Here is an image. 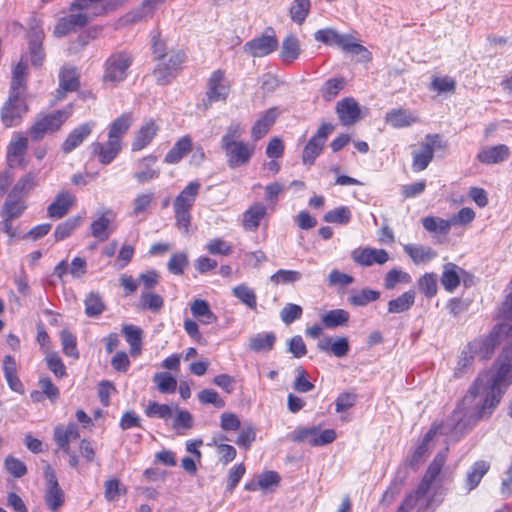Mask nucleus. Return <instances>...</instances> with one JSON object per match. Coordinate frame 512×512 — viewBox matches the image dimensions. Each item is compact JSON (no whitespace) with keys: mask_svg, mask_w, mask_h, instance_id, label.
Instances as JSON below:
<instances>
[{"mask_svg":"<svg viewBox=\"0 0 512 512\" xmlns=\"http://www.w3.org/2000/svg\"><path fill=\"white\" fill-rule=\"evenodd\" d=\"M44 33L42 30L33 29L30 34L29 49L32 65L40 67L44 61L45 54L42 49Z\"/></svg>","mask_w":512,"mask_h":512,"instance_id":"32","label":"nucleus"},{"mask_svg":"<svg viewBox=\"0 0 512 512\" xmlns=\"http://www.w3.org/2000/svg\"><path fill=\"white\" fill-rule=\"evenodd\" d=\"M191 313L196 318H201L204 324H211L216 322L217 317L211 311L208 302L202 299H196L190 306Z\"/></svg>","mask_w":512,"mask_h":512,"instance_id":"41","label":"nucleus"},{"mask_svg":"<svg viewBox=\"0 0 512 512\" xmlns=\"http://www.w3.org/2000/svg\"><path fill=\"white\" fill-rule=\"evenodd\" d=\"M470 351L471 350L466 346L461 352L457 365L454 369L455 378H461L471 370L475 357L471 354Z\"/></svg>","mask_w":512,"mask_h":512,"instance_id":"56","label":"nucleus"},{"mask_svg":"<svg viewBox=\"0 0 512 512\" xmlns=\"http://www.w3.org/2000/svg\"><path fill=\"white\" fill-rule=\"evenodd\" d=\"M314 39L317 42L324 43L329 46H337L344 52L360 54L366 52V48L356 43L355 38L350 34H340L333 28H325L317 30L314 33Z\"/></svg>","mask_w":512,"mask_h":512,"instance_id":"9","label":"nucleus"},{"mask_svg":"<svg viewBox=\"0 0 512 512\" xmlns=\"http://www.w3.org/2000/svg\"><path fill=\"white\" fill-rule=\"evenodd\" d=\"M3 371L10 388L14 391H18L21 383L16 375V363L12 356L8 355L4 358Z\"/></svg>","mask_w":512,"mask_h":512,"instance_id":"52","label":"nucleus"},{"mask_svg":"<svg viewBox=\"0 0 512 512\" xmlns=\"http://www.w3.org/2000/svg\"><path fill=\"white\" fill-rule=\"evenodd\" d=\"M153 382L161 393H173L177 388L176 379L167 372L156 373Z\"/></svg>","mask_w":512,"mask_h":512,"instance_id":"55","label":"nucleus"},{"mask_svg":"<svg viewBox=\"0 0 512 512\" xmlns=\"http://www.w3.org/2000/svg\"><path fill=\"white\" fill-rule=\"evenodd\" d=\"M85 313L88 317H97L105 310V304L98 292H91L85 301Z\"/></svg>","mask_w":512,"mask_h":512,"instance_id":"44","label":"nucleus"},{"mask_svg":"<svg viewBox=\"0 0 512 512\" xmlns=\"http://www.w3.org/2000/svg\"><path fill=\"white\" fill-rule=\"evenodd\" d=\"M348 320L349 313L343 309L330 310L322 316V323L329 329L344 326L347 324Z\"/></svg>","mask_w":512,"mask_h":512,"instance_id":"43","label":"nucleus"},{"mask_svg":"<svg viewBox=\"0 0 512 512\" xmlns=\"http://www.w3.org/2000/svg\"><path fill=\"white\" fill-rule=\"evenodd\" d=\"M323 147V143L311 138L306 144L302 153L303 163L306 165H312L315 159L321 154Z\"/></svg>","mask_w":512,"mask_h":512,"instance_id":"58","label":"nucleus"},{"mask_svg":"<svg viewBox=\"0 0 512 512\" xmlns=\"http://www.w3.org/2000/svg\"><path fill=\"white\" fill-rule=\"evenodd\" d=\"M430 490H425L424 492L420 491V484L417 489L411 493H409L402 504L398 507L397 512H409L414 507L418 506L422 503V500L427 496Z\"/></svg>","mask_w":512,"mask_h":512,"instance_id":"57","label":"nucleus"},{"mask_svg":"<svg viewBox=\"0 0 512 512\" xmlns=\"http://www.w3.org/2000/svg\"><path fill=\"white\" fill-rule=\"evenodd\" d=\"M317 347L320 351H330L336 357H344L349 352V343L346 337L325 338L318 342Z\"/></svg>","mask_w":512,"mask_h":512,"instance_id":"30","label":"nucleus"},{"mask_svg":"<svg viewBox=\"0 0 512 512\" xmlns=\"http://www.w3.org/2000/svg\"><path fill=\"white\" fill-rule=\"evenodd\" d=\"M496 344V337L490 335L488 337L474 339L467 347L471 350L470 352L474 357L486 360L494 353Z\"/></svg>","mask_w":512,"mask_h":512,"instance_id":"26","label":"nucleus"},{"mask_svg":"<svg viewBox=\"0 0 512 512\" xmlns=\"http://www.w3.org/2000/svg\"><path fill=\"white\" fill-rule=\"evenodd\" d=\"M510 383H512V350H504L495 363V370L480 373L463 397V404L470 405L469 410L463 414L466 416L465 419L459 417L461 410L456 412L453 427L463 428L475 418L491 414V409L496 407L503 394L502 386L506 387Z\"/></svg>","mask_w":512,"mask_h":512,"instance_id":"1","label":"nucleus"},{"mask_svg":"<svg viewBox=\"0 0 512 512\" xmlns=\"http://www.w3.org/2000/svg\"><path fill=\"white\" fill-rule=\"evenodd\" d=\"M159 128L154 121L149 120L137 131L131 144L132 151H140L148 146L156 136Z\"/></svg>","mask_w":512,"mask_h":512,"instance_id":"27","label":"nucleus"},{"mask_svg":"<svg viewBox=\"0 0 512 512\" xmlns=\"http://www.w3.org/2000/svg\"><path fill=\"white\" fill-rule=\"evenodd\" d=\"M79 87V78L75 68L63 67L59 73V88L56 98L62 100L67 92L76 91Z\"/></svg>","mask_w":512,"mask_h":512,"instance_id":"22","label":"nucleus"},{"mask_svg":"<svg viewBox=\"0 0 512 512\" xmlns=\"http://www.w3.org/2000/svg\"><path fill=\"white\" fill-rule=\"evenodd\" d=\"M379 296L380 293L378 291L365 288L351 295L349 300L351 304L355 306H365L370 302L376 301L379 298Z\"/></svg>","mask_w":512,"mask_h":512,"instance_id":"63","label":"nucleus"},{"mask_svg":"<svg viewBox=\"0 0 512 512\" xmlns=\"http://www.w3.org/2000/svg\"><path fill=\"white\" fill-rule=\"evenodd\" d=\"M122 148L121 141L108 138L106 143L94 142L91 144L92 153L98 157L101 164H110Z\"/></svg>","mask_w":512,"mask_h":512,"instance_id":"17","label":"nucleus"},{"mask_svg":"<svg viewBox=\"0 0 512 512\" xmlns=\"http://www.w3.org/2000/svg\"><path fill=\"white\" fill-rule=\"evenodd\" d=\"M278 47V40L274 34L262 35L255 39L248 41L243 49L244 52L252 57H264Z\"/></svg>","mask_w":512,"mask_h":512,"instance_id":"14","label":"nucleus"},{"mask_svg":"<svg viewBox=\"0 0 512 512\" xmlns=\"http://www.w3.org/2000/svg\"><path fill=\"white\" fill-rule=\"evenodd\" d=\"M95 123L90 121L83 123L73 129L66 140L62 144V150L64 153H70L80 146L83 141L91 134Z\"/></svg>","mask_w":512,"mask_h":512,"instance_id":"20","label":"nucleus"},{"mask_svg":"<svg viewBox=\"0 0 512 512\" xmlns=\"http://www.w3.org/2000/svg\"><path fill=\"white\" fill-rule=\"evenodd\" d=\"M351 257L355 263L361 266L382 265L389 260V254L386 250L371 247L355 249L352 251Z\"/></svg>","mask_w":512,"mask_h":512,"instance_id":"16","label":"nucleus"},{"mask_svg":"<svg viewBox=\"0 0 512 512\" xmlns=\"http://www.w3.org/2000/svg\"><path fill=\"white\" fill-rule=\"evenodd\" d=\"M176 416L173 421V428L178 434H183L181 430L191 429L193 426V417L187 410H181L175 406Z\"/></svg>","mask_w":512,"mask_h":512,"instance_id":"60","label":"nucleus"},{"mask_svg":"<svg viewBox=\"0 0 512 512\" xmlns=\"http://www.w3.org/2000/svg\"><path fill=\"white\" fill-rule=\"evenodd\" d=\"M134 61L133 55L127 51L112 53L104 63L103 82L117 85L123 82Z\"/></svg>","mask_w":512,"mask_h":512,"instance_id":"8","label":"nucleus"},{"mask_svg":"<svg viewBox=\"0 0 512 512\" xmlns=\"http://www.w3.org/2000/svg\"><path fill=\"white\" fill-rule=\"evenodd\" d=\"M446 144L439 134H428L421 143V150L413 152L412 168L415 172L425 170L433 160L435 150L443 149Z\"/></svg>","mask_w":512,"mask_h":512,"instance_id":"10","label":"nucleus"},{"mask_svg":"<svg viewBox=\"0 0 512 512\" xmlns=\"http://www.w3.org/2000/svg\"><path fill=\"white\" fill-rule=\"evenodd\" d=\"M26 71L27 65L22 60L13 69L9 97L1 108V120L7 128L18 125L28 111Z\"/></svg>","mask_w":512,"mask_h":512,"instance_id":"2","label":"nucleus"},{"mask_svg":"<svg viewBox=\"0 0 512 512\" xmlns=\"http://www.w3.org/2000/svg\"><path fill=\"white\" fill-rule=\"evenodd\" d=\"M132 121L133 117L131 113H123L111 123L108 138L121 141L122 137L129 130Z\"/></svg>","mask_w":512,"mask_h":512,"instance_id":"36","label":"nucleus"},{"mask_svg":"<svg viewBox=\"0 0 512 512\" xmlns=\"http://www.w3.org/2000/svg\"><path fill=\"white\" fill-rule=\"evenodd\" d=\"M230 92V85L222 70L214 71L207 82L206 96L210 103L225 101Z\"/></svg>","mask_w":512,"mask_h":512,"instance_id":"13","label":"nucleus"},{"mask_svg":"<svg viewBox=\"0 0 512 512\" xmlns=\"http://www.w3.org/2000/svg\"><path fill=\"white\" fill-rule=\"evenodd\" d=\"M277 115V110L275 108H271L256 121L251 130L254 140L261 139L269 131L270 127L274 124Z\"/></svg>","mask_w":512,"mask_h":512,"instance_id":"34","label":"nucleus"},{"mask_svg":"<svg viewBox=\"0 0 512 512\" xmlns=\"http://www.w3.org/2000/svg\"><path fill=\"white\" fill-rule=\"evenodd\" d=\"M173 408L167 404H159L155 401L148 403L145 408V414L150 418H159L168 420L173 415Z\"/></svg>","mask_w":512,"mask_h":512,"instance_id":"53","label":"nucleus"},{"mask_svg":"<svg viewBox=\"0 0 512 512\" xmlns=\"http://www.w3.org/2000/svg\"><path fill=\"white\" fill-rule=\"evenodd\" d=\"M157 161V157L153 155L146 156L138 161V165L143 166L144 169L134 173L133 177L140 183H146L159 177V170L151 168Z\"/></svg>","mask_w":512,"mask_h":512,"instance_id":"31","label":"nucleus"},{"mask_svg":"<svg viewBox=\"0 0 512 512\" xmlns=\"http://www.w3.org/2000/svg\"><path fill=\"white\" fill-rule=\"evenodd\" d=\"M122 2L123 0H74L70 6L71 13L59 19L54 34L61 37L86 26L100 13L97 11L99 3H102L101 8L104 11L115 9Z\"/></svg>","mask_w":512,"mask_h":512,"instance_id":"3","label":"nucleus"},{"mask_svg":"<svg viewBox=\"0 0 512 512\" xmlns=\"http://www.w3.org/2000/svg\"><path fill=\"white\" fill-rule=\"evenodd\" d=\"M447 451L448 448H445L443 451L439 452L433 459V461L428 466L421 482H420V491L424 492L425 490H430L432 484L439 477L442 468L447 459Z\"/></svg>","mask_w":512,"mask_h":512,"instance_id":"18","label":"nucleus"},{"mask_svg":"<svg viewBox=\"0 0 512 512\" xmlns=\"http://www.w3.org/2000/svg\"><path fill=\"white\" fill-rule=\"evenodd\" d=\"M232 294L248 308L254 310L257 307V298L253 289L245 284L238 285L232 289Z\"/></svg>","mask_w":512,"mask_h":512,"instance_id":"45","label":"nucleus"},{"mask_svg":"<svg viewBox=\"0 0 512 512\" xmlns=\"http://www.w3.org/2000/svg\"><path fill=\"white\" fill-rule=\"evenodd\" d=\"M26 209V204L21 197L11 198L10 193L3 205L2 218L15 219L20 217Z\"/></svg>","mask_w":512,"mask_h":512,"instance_id":"39","label":"nucleus"},{"mask_svg":"<svg viewBox=\"0 0 512 512\" xmlns=\"http://www.w3.org/2000/svg\"><path fill=\"white\" fill-rule=\"evenodd\" d=\"M177 72L173 67L169 66L165 58L156 65L153 74L158 84L165 85L176 76Z\"/></svg>","mask_w":512,"mask_h":512,"instance_id":"51","label":"nucleus"},{"mask_svg":"<svg viewBox=\"0 0 512 512\" xmlns=\"http://www.w3.org/2000/svg\"><path fill=\"white\" fill-rule=\"evenodd\" d=\"M267 213V207L261 202H255L243 213L242 226L246 231H256L261 220Z\"/></svg>","mask_w":512,"mask_h":512,"instance_id":"24","label":"nucleus"},{"mask_svg":"<svg viewBox=\"0 0 512 512\" xmlns=\"http://www.w3.org/2000/svg\"><path fill=\"white\" fill-rule=\"evenodd\" d=\"M415 302V292L409 290L388 302L389 313H402L410 309Z\"/></svg>","mask_w":512,"mask_h":512,"instance_id":"42","label":"nucleus"},{"mask_svg":"<svg viewBox=\"0 0 512 512\" xmlns=\"http://www.w3.org/2000/svg\"><path fill=\"white\" fill-rule=\"evenodd\" d=\"M311 7L310 0H293L289 14L295 23L301 25L307 18Z\"/></svg>","mask_w":512,"mask_h":512,"instance_id":"46","label":"nucleus"},{"mask_svg":"<svg viewBox=\"0 0 512 512\" xmlns=\"http://www.w3.org/2000/svg\"><path fill=\"white\" fill-rule=\"evenodd\" d=\"M385 120L394 128H403L417 123L419 117L407 109H393L386 113Z\"/></svg>","mask_w":512,"mask_h":512,"instance_id":"28","label":"nucleus"},{"mask_svg":"<svg viewBox=\"0 0 512 512\" xmlns=\"http://www.w3.org/2000/svg\"><path fill=\"white\" fill-rule=\"evenodd\" d=\"M403 249L416 265L428 263L437 256L434 249L425 245L406 244Z\"/></svg>","mask_w":512,"mask_h":512,"instance_id":"29","label":"nucleus"},{"mask_svg":"<svg viewBox=\"0 0 512 512\" xmlns=\"http://www.w3.org/2000/svg\"><path fill=\"white\" fill-rule=\"evenodd\" d=\"M489 468V463L484 460L477 461L472 465L471 469L467 473L466 479L468 491L473 490L479 485L481 479L488 472Z\"/></svg>","mask_w":512,"mask_h":512,"instance_id":"40","label":"nucleus"},{"mask_svg":"<svg viewBox=\"0 0 512 512\" xmlns=\"http://www.w3.org/2000/svg\"><path fill=\"white\" fill-rule=\"evenodd\" d=\"M301 53L300 42L298 38L293 35H287L281 44L280 57L285 63H291L296 60Z\"/></svg>","mask_w":512,"mask_h":512,"instance_id":"33","label":"nucleus"},{"mask_svg":"<svg viewBox=\"0 0 512 512\" xmlns=\"http://www.w3.org/2000/svg\"><path fill=\"white\" fill-rule=\"evenodd\" d=\"M469 406L470 405H468V404L464 405L463 399H462L461 402L457 405L455 410L446 419V421L444 423L439 424V425L433 424L432 427L429 429V431L425 434L420 445L416 448V450L412 456V463L419 462L427 454V452L429 450V444L437 433L449 435L452 437H459V436L463 435L466 431L470 430L473 427V425L480 418H475L473 420V422L469 423V425H465L463 428H461V427H459V429L456 427L454 428L452 425V424H454V420H453L454 415L456 414V412L458 410H461L459 417H461L463 419L466 418V416H464L463 414H466V412H468Z\"/></svg>","mask_w":512,"mask_h":512,"instance_id":"5","label":"nucleus"},{"mask_svg":"<svg viewBox=\"0 0 512 512\" xmlns=\"http://www.w3.org/2000/svg\"><path fill=\"white\" fill-rule=\"evenodd\" d=\"M81 222V216H74L58 224L54 231L55 240L62 241L69 237L73 233V231L81 224Z\"/></svg>","mask_w":512,"mask_h":512,"instance_id":"47","label":"nucleus"},{"mask_svg":"<svg viewBox=\"0 0 512 512\" xmlns=\"http://www.w3.org/2000/svg\"><path fill=\"white\" fill-rule=\"evenodd\" d=\"M422 224L427 231L444 235L448 234L452 227L449 223V219L445 220L431 216L423 218Z\"/></svg>","mask_w":512,"mask_h":512,"instance_id":"54","label":"nucleus"},{"mask_svg":"<svg viewBox=\"0 0 512 512\" xmlns=\"http://www.w3.org/2000/svg\"><path fill=\"white\" fill-rule=\"evenodd\" d=\"M39 184L38 173L29 171L20 177L10 191L11 198L25 197Z\"/></svg>","mask_w":512,"mask_h":512,"instance_id":"25","label":"nucleus"},{"mask_svg":"<svg viewBox=\"0 0 512 512\" xmlns=\"http://www.w3.org/2000/svg\"><path fill=\"white\" fill-rule=\"evenodd\" d=\"M352 213L349 207L340 206L325 213L323 220L327 223L345 225L351 220Z\"/></svg>","mask_w":512,"mask_h":512,"instance_id":"49","label":"nucleus"},{"mask_svg":"<svg viewBox=\"0 0 512 512\" xmlns=\"http://www.w3.org/2000/svg\"><path fill=\"white\" fill-rule=\"evenodd\" d=\"M188 263V254L185 252H177L171 256L167 267L172 274L181 275L188 266Z\"/></svg>","mask_w":512,"mask_h":512,"instance_id":"62","label":"nucleus"},{"mask_svg":"<svg viewBox=\"0 0 512 512\" xmlns=\"http://www.w3.org/2000/svg\"><path fill=\"white\" fill-rule=\"evenodd\" d=\"M192 147V140L189 136L179 139L166 154L164 161L169 164L178 163Z\"/></svg>","mask_w":512,"mask_h":512,"instance_id":"35","label":"nucleus"},{"mask_svg":"<svg viewBox=\"0 0 512 512\" xmlns=\"http://www.w3.org/2000/svg\"><path fill=\"white\" fill-rule=\"evenodd\" d=\"M345 80L344 78H332L327 80L322 88L321 95L325 101H332L341 90L344 89Z\"/></svg>","mask_w":512,"mask_h":512,"instance_id":"50","label":"nucleus"},{"mask_svg":"<svg viewBox=\"0 0 512 512\" xmlns=\"http://www.w3.org/2000/svg\"><path fill=\"white\" fill-rule=\"evenodd\" d=\"M72 113V105L49 114H40L29 129L33 141L43 139L47 134L58 131Z\"/></svg>","mask_w":512,"mask_h":512,"instance_id":"7","label":"nucleus"},{"mask_svg":"<svg viewBox=\"0 0 512 512\" xmlns=\"http://www.w3.org/2000/svg\"><path fill=\"white\" fill-rule=\"evenodd\" d=\"M509 156V147L504 144H499L482 148L477 154V160L482 164L491 165L504 162Z\"/></svg>","mask_w":512,"mask_h":512,"instance_id":"19","label":"nucleus"},{"mask_svg":"<svg viewBox=\"0 0 512 512\" xmlns=\"http://www.w3.org/2000/svg\"><path fill=\"white\" fill-rule=\"evenodd\" d=\"M208 253L212 255H230L233 252L232 246L221 238H213L205 246Z\"/></svg>","mask_w":512,"mask_h":512,"instance_id":"64","label":"nucleus"},{"mask_svg":"<svg viewBox=\"0 0 512 512\" xmlns=\"http://www.w3.org/2000/svg\"><path fill=\"white\" fill-rule=\"evenodd\" d=\"M60 339H61L63 353L69 357L74 358V359L79 358V352H78L77 344H76V337L71 332L64 329L60 333Z\"/></svg>","mask_w":512,"mask_h":512,"instance_id":"59","label":"nucleus"},{"mask_svg":"<svg viewBox=\"0 0 512 512\" xmlns=\"http://www.w3.org/2000/svg\"><path fill=\"white\" fill-rule=\"evenodd\" d=\"M201 184L197 181L190 182L175 198L173 203L175 224L185 235L189 234L191 225V209L199 194Z\"/></svg>","mask_w":512,"mask_h":512,"instance_id":"6","label":"nucleus"},{"mask_svg":"<svg viewBox=\"0 0 512 512\" xmlns=\"http://www.w3.org/2000/svg\"><path fill=\"white\" fill-rule=\"evenodd\" d=\"M275 340L276 336L272 332L257 334L250 339L249 348L256 352L270 351L274 346Z\"/></svg>","mask_w":512,"mask_h":512,"instance_id":"48","label":"nucleus"},{"mask_svg":"<svg viewBox=\"0 0 512 512\" xmlns=\"http://www.w3.org/2000/svg\"><path fill=\"white\" fill-rule=\"evenodd\" d=\"M154 194L152 192L140 193L132 201V215L139 216L152 204Z\"/></svg>","mask_w":512,"mask_h":512,"instance_id":"61","label":"nucleus"},{"mask_svg":"<svg viewBox=\"0 0 512 512\" xmlns=\"http://www.w3.org/2000/svg\"><path fill=\"white\" fill-rule=\"evenodd\" d=\"M28 149V138L21 133H15L7 148V163L9 167H24V155Z\"/></svg>","mask_w":512,"mask_h":512,"instance_id":"15","label":"nucleus"},{"mask_svg":"<svg viewBox=\"0 0 512 512\" xmlns=\"http://www.w3.org/2000/svg\"><path fill=\"white\" fill-rule=\"evenodd\" d=\"M243 129L239 123H231L222 136L221 147L225 151L227 165L230 168H238L246 165L253 153L254 146L239 140Z\"/></svg>","mask_w":512,"mask_h":512,"instance_id":"4","label":"nucleus"},{"mask_svg":"<svg viewBox=\"0 0 512 512\" xmlns=\"http://www.w3.org/2000/svg\"><path fill=\"white\" fill-rule=\"evenodd\" d=\"M116 213L110 208H103L97 212V218L91 223L90 230L94 238L100 242L106 241L114 231L113 223Z\"/></svg>","mask_w":512,"mask_h":512,"instance_id":"12","label":"nucleus"},{"mask_svg":"<svg viewBox=\"0 0 512 512\" xmlns=\"http://www.w3.org/2000/svg\"><path fill=\"white\" fill-rule=\"evenodd\" d=\"M75 203V197L67 190L61 191L55 200L47 207L50 218L60 219L64 217Z\"/></svg>","mask_w":512,"mask_h":512,"instance_id":"21","label":"nucleus"},{"mask_svg":"<svg viewBox=\"0 0 512 512\" xmlns=\"http://www.w3.org/2000/svg\"><path fill=\"white\" fill-rule=\"evenodd\" d=\"M122 332L130 345V354L137 356L141 352L142 330L134 325H124Z\"/></svg>","mask_w":512,"mask_h":512,"instance_id":"38","label":"nucleus"},{"mask_svg":"<svg viewBox=\"0 0 512 512\" xmlns=\"http://www.w3.org/2000/svg\"><path fill=\"white\" fill-rule=\"evenodd\" d=\"M460 273H464V271L457 265L453 263H448L445 265L441 283L447 291H454L460 284Z\"/></svg>","mask_w":512,"mask_h":512,"instance_id":"37","label":"nucleus"},{"mask_svg":"<svg viewBox=\"0 0 512 512\" xmlns=\"http://www.w3.org/2000/svg\"><path fill=\"white\" fill-rule=\"evenodd\" d=\"M336 112L343 125H352L360 117V107L351 97L342 99L337 103Z\"/></svg>","mask_w":512,"mask_h":512,"instance_id":"23","label":"nucleus"},{"mask_svg":"<svg viewBox=\"0 0 512 512\" xmlns=\"http://www.w3.org/2000/svg\"><path fill=\"white\" fill-rule=\"evenodd\" d=\"M44 477L46 480L45 503L47 507L56 512L64 503V492L60 488L55 471L50 465L44 469Z\"/></svg>","mask_w":512,"mask_h":512,"instance_id":"11","label":"nucleus"}]
</instances>
